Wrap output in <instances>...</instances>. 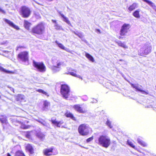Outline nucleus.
<instances>
[{
  "label": "nucleus",
  "mask_w": 156,
  "mask_h": 156,
  "mask_svg": "<svg viewBox=\"0 0 156 156\" xmlns=\"http://www.w3.org/2000/svg\"><path fill=\"white\" fill-rule=\"evenodd\" d=\"M36 120L42 124L44 126H48V124L42 119H37Z\"/></svg>",
  "instance_id": "c85d7f7f"
},
{
  "label": "nucleus",
  "mask_w": 156,
  "mask_h": 156,
  "mask_svg": "<svg viewBox=\"0 0 156 156\" xmlns=\"http://www.w3.org/2000/svg\"><path fill=\"white\" fill-rule=\"evenodd\" d=\"M30 135L29 133H28L26 135V137L28 138H30Z\"/></svg>",
  "instance_id": "49530a36"
},
{
  "label": "nucleus",
  "mask_w": 156,
  "mask_h": 156,
  "mask_svg": "<svg viewBox=\"0 0 156 156\" xmlns=\"http://www.w3.org/2000/svg\"><path fill=\"white\" fill-rule=\"evenodd\" d=\"M127 144L129 146H130L131 147L133 148H134L135 146L133 145V142L130 140H128L127 141Z\"/></svg>",
  "instance_id": "c9c22d12"
},
{
  "label": "nucleus",
  "mask_w": 156,
  "mask_h": 156,
  "mask_svg": "<svg viewBox=\"0 0 156 156\" xmlns=\"http://www.w3.org/2000/svg\"><path fill=\"white\" fill-rule=\"evenodd\" d=\"M65 115L67 117H70L73 120H75V118L73 116V115L70 112H67L65 113Z\"/></svg>",
  "instance_id": "bb28decb"
},
{
  "label": "nucleus",
  "mask_w": 156,
  "mask_h": 156,
  "mask_svg": "<svg viewBox=\"0 0 156 156\" xmlns=\"http://www.w3.org/2000/svg\"><path fill=\"white\" fill-rule=\"evenodd\" d=\"M70 89L69 87L66 84L62 85L61 87V93L63 97L67 98L69 95Z\"/></svg>",
  "instance_id": "423d86ee"
},
{
  "label": "nucleus",
  "mask_w": 156,
  "mask_h": 156,
  "mask_svg": "<svg viewBox=\"0 0 156 156\" xmlns=\"http://www.w3.org/2000/svg\"><path fill=\"white\" fill-rule=\"evenodd\" d=\"M0 12H1L3 13H5V11L3 10L0 7Z\"/></svg>",
  "instance_id": "c03bdc74"
},
{
  "label": "nucleus",
  "mask_w": 156,
  "mask_h": 156,
  "mask_svg": "<svg viewBox=\"0 0 156 156\" xmlns=\"http://www.w3.org/2000/svg\"><path fill=\"white\" fill-rule=\"evenodd\" d=\"M138 4L136 3H133L132 5H130L128 8L129 10L130 11H133L135 8L138 7Z\"/></svg>",
  "instance_id": "4be33fe9"
},
{
  "label": "nucleus",
  "mask_w": 156,
  "mask_h": 156,
  "mask_svg": "<svg viewBox=\"0 0 156 156\" xmlns=\"http://www.w3.org/2000/svg\"><path fill=\"white\" fill-rule=\"evenodd\" d=\"M151 44L148 43H147L139 50V54L142 56L147 55L151 52Z\"/></svg>",
  "instance_id": "7ed1b4c3"
},
{
  "label": "nucleus",
  "mask_w": 156,
  "mask_h": 156,
  "mask_svg": "<svg viewBox=\"0 0 156 156\" xmlns=\"http://www.w3.org/2000/svg\"><path fill=\"white\" fill-rule=\"evenodd\" d=\"M31 24L30 23L28 22V21L25 20L24 21V26L25 28L27 30H28L30 26H31Z\"/></svg>",
  "instance_id": "5701e85b"
},
{
  "label": "nucleus",
  "mask_w": 156,
  "mask_h": 156,
  "mask_svg": "<svg viewBox=\"0 0 156 156\" xmlns=\"http://www.w3.org/2000/svg\"><path fill=\"white\" fill-rule=\"evenodd\" d=\"M134 148L137 151H139V149H138L136 147H135V146H134V148Z\"/></svg>",
  "instance_id": "09e8293b"
},
{
  "label": "nucleus",
  "mask_w": 156,
  "mask_h": 156,
  "mask_svg": "<svg viewBox=\"0 0 156 156\" xmlns=\"http://www.w3.org/2000/svg\"><path fill=\"white\" fill-rule=\"evenodd\" d=\"M36 17L37 18H39L40 17V15L38 14L37 16Z\"/></svg>",
  "instance_id": "8fccbe9b"
},
{
  "label": "nucleus",
  "mask_w": 156,
  "mask_h": 156,
  "mask_svg": "<svg viewBox=\"0 0 156 156\" xmlns=\"http://www.w3.org/2000/svg\"><path fill=\"white\" fill-rule=\"evenodd\" d=\"M51 121L53 124L58 127H60L61 125L63 123V122L62 121L58 122L55 120H52Z\"/></svg>",
  "instance_id": "6ab92c4d"
},
{
  "label": "nucleus",
  "mask_w": 156,
  "mask_h": 156,
  "mask_svg": "<svg viewBox=\"0 0 156 156\" xmlns=\"http://www.w3.org/2000/svg\"><path fill=\"white\" fill-rule=\"evenodd\" d=\"M37 136L41 140H43L44 138V135L40 132L38 133H37Z\"/></svg>",
  "instance_id": "2f4dec72"
},
{
  "label": "nucleus",
  "mask_w": 156,
  "mask_h": 156,
  "mask_svg": "<svg viewBox=\"0 0 156 156\" xmlns=\"http://www.w3.org/2000/svg\"><path fill=\"white\" fill-rule=\"evenodd\" d=\"M50 105L49 103L46 101H44L42 110L43 111H47L48 108V107Z\"/></svg>",
  "instance_id": "a211bd4d"
},
{
  "label": "nucleus",
  "mask_w": 156,
  "mask_h": 156,
  "mask_svg": "<svg viewBox=\"0 0 156 156\" xmlns=\"http://www.w3.org/2000/svg\"><path fill=\"white\" fill-rule=\"evenodd\" d=\"M144 2L148 4L150 6H151L154 9L155 7V6L154 4L152 2L149 1V0H142Z\"/></svg>",
  "instance_id": "393cba45"
},
{
  "label": "nucleus",
  "mask_w": 156,
  "mask_h": 156,
  "mask_svg": "<svg viewBox=\"0 0 156 156\" xmlns=\"http://www.w3.org/2000/svg\"><path fill=\"white\" fill-rule=\"evenodd\" d=\"M85 55L86 57L90 61L93 62L94 60L93 57L89 54L86 53Z\"/></svg>",
  "instance_id": "b1692460"
},
{
  "label": "nucleus",
  "mask_w": 156,
  "mask_h": 156,
  "mask_svg": "<svg viewBox=\"0 0 156 156\" xmlns=\"http://www.w3.org/2000/svg\"><path fill=\"white\" fill-rule=\"evenodd\" d=\"M4 20L6 23H8L10 26L17 30L19 29L17 26L15 25L12 22L9 20L6 19H4Z\"/></svg>",
  "instance_id": "dca6fc26"
},
{
  "label": "nucleus",
  "mask_w": 156,
  "mask_h": 156,
  "mask_svg": "<svg viewBox=\"0 0 156 156\" xmlns=\"http://www.w3.org/2000/svg\"><path fill=\"white\" fill-rule=\"evenodd\" d=\"M130 26L129 24H124L122 27L120 31V34L121 36H124L128 31Z\"/></svg>",
  "instance_id": "9d476101"
},
{
  "label": "nucleus",
  "mask_w": 156,
  "mask_h": 156,
  "mask_svg": "<svg viewBox=\"0 0 156 156\" xmlns=\"http://www.w3.org/2000/svg\"><path fill=\"white\" fill-rule=\"evenodd\" d=\"M64 50L66 51H67L68 52H70V50L68 48H65L64 49Z\"/></svg>",
  "instance_id": "a18cd8bd"
},
{
  "label": "nucleus",
  "mask_w": 156,
  "mask_h": 156,
  "mask_svg": "<svg viewBox=\"0 0 156 156\" xmlns=\"http://www.w3.org/2000/svg\"><path fill=\"white\" fill-rule=\"evenodd\" d=\"M16 101L19 102L20 103L22 101H25V96L22 94H18L15 96Z\"/></svg>",
  "instance_id": "ddd939ff"
},
{
  "label": "nucleus",
  "mask_w": 156,
  "mask_h": 156,
  "mask_svg": "<svg viewBox=\"0 0 156 156\" xmlns=\"http://www.w3.org/2000/svg\"><path fill=\"white\" fill-rule=\"evenodd\" d=\"M56 43L58 45V46L61 48L62 49L64 50L65 48V47L61 43H59L58 41H55Z\"/></svg>",
  "instance_id": "72a5a7b5"
},
{
  "label": "nucleus",
  "mask_w": 156,
  "mask_h": 156,
  "mask_svg": "<svg viewBox=\"0 0 156 156\" xmlns=\"http://www.w3.org/2000/svg\"><path fill=\"white\" fill-rule=\"evenodd\" d=\"M36 91L40 93H41L42 94H44L48 96V93L44 91V90L41 89H38L36 90Z\"/></svg>",
  "instance_id": "f704fd0d"
},
{
  "label": "nucleus",
  "mask_w": 156,
  "mask_h": 156,
  "mask_svg": "<svg viewBox=\"0 0 156 156\" xmlns=\"http://www.w3.org/2000/svg\"><path fill=\"white\" fill-rule=\"evenodd\" d=\"M43 152L44 154L46 156H50L54 154L53 153L52 148L45 149L44 150Z\"/></svg>",
  "instance_id": "4468645a"
},
{
  "label": "nucleus",
  "mask_w": 156,
  "mask_h": 156,
  "mask_svg": "<svg viewBox=\"0 0 156 156\" xmlns=\"http://www.w3.org/2000/svg\"><path fill=\"white\" fill-rule=\"evenodd\" d=\"M134 154H136V153H133Z\"/></svg>",
  "instance_id": "13d9d810"
},
{
  "label": "nucleus",
  "mask_w": 156,
  "mask_h": 156,
  "mask_svg": "<svg viewBox=\"0 0 156 156\" xmlns=\"http://www.w3.org/2000/svg\"><path fill=\"white\" fill-rule=\"evenodd\" d=\"M18 59L22 62H26L28 59V52L23 51L20 53L18 55Z\"/></svg>",
  "instance_id": "6e6552de"
},
{
  "label": "nucleus",
  "mask_w": 156,
  "mask_h": 156,
  "mask_svg": "<svg viewBox=\"0 0 156 156\" xmlns=\"http://www.w3.org/2000/svg\"><path fill=\"white\" fill-rule=\"evenodd\" d=\"M7 156H11V155H10V154H9V153H8L7 154Z\"/></svg>",
  "instance_id": "5fc2aeb1"
},
{
  "label": "nucleus",
  "mask_w": 156,
  "mask_h": 156,
  "mask_svg": "<svg viewBox=\"0 0 156 156\" xmlns=\"http://www.w3.org/2000/svg\"><path fill=\"white\" fill-rule=\"evenodd\" d=\"M51 62L53 65L51 69L53 72L55 73L58 72L60 70V67L63 64V62L55 57L52 58Z\"/></svg>",
  "instance_id": "f03ea898"
},
{
  "label": "nucleus",
  "mask_w": 156,
  "mask_h": 156,
  "mask_svg": "<svg viewBox=\"0 0 156 156\" xmlns=\"http://www.w3.org/2000/svg\"><path fill=\"white\" fill-rule=\"evenodd\" d=\"M73 33L76 35H77V34H78V33H76L75 32H73Z\"/></svg>",
  "instance_id": "864d4df0"
},
{
  "label": "nucleus",
  "mask_w": 156,
  "mask_h": 156,
  "mask_svg": "<svg viewBox=\"0 0 156 156\" xmlns=\"http://www.w3.org/2000/svg\"><path fill=\"white\" fill-rule=\"evenodd\" d=\"M73 108L74 109L79 112V113H84L87 112V110L85 109H83L79 105H75L73 106Z\"/></svg>",
  "instance_id": "f8f14e48"
},
{
  "label": "nucleus",
  "mask_w": 156,
  "mask_h": 156,
  "mask_svg": "<svg viewBox=\"0 0 156 156\" xmlns=\"http://www.w3.org/2000/svg\"><path fill=\"white\" fill-rule=\"evenodd\" d=\"M33 66L39 71L44 72L46 71L45 66L42 62H37L34 61L33 62Z\"/></svg>",
  "instance_id": "0eeeda50"
},
{
  "label": "nucleus",
  "mask_w": 156,
  "mask_h": 156,
  "mask_svg": "<svg viewBox=\"0 0 156 156\" xmlns=\"http://www.w3.org/2000/svg\"><path fill=\"white\" fill-rule=\"evenodd\" d=\"M112 90H114L113 88H112Z\"/></svg>",
  "instance_id": "6e6d98bb"
},
{
  "label": "nucleus",
  "mask_w": 156,
  "mask_h": 156,
  "mask_svg": "<svg viewBox=\"0 0 156 156\" xmlns=\"http://www.w3.org/2000/svg\"><path fill=\"white\" fill-rule=\"evenodd\" d=\"M58 13L61 16L63 21L66 23L68 24L71 25V23L70 21L69 20L68 18L62 14L61 12H59Z\"/></svg>",
  "instance_id": "2eb2a0df"
},
{
  "label": "nucleus",
  "mask_w": 156,
  "mask_h": 156,
  "mask_svg": "<svg viewBox=\"0 0 156 156\" xmlns=\"http://www.w3.org/2000/svg\"><path fill=\"white\" fill-rule=\"evenodd\" d=\"M44 27L43 24L40 23L33 28L32 32L34 34L41 35L44 33Z\"/></svg>",
  "instance_id": "39448f33"
},
{
  "label": "nucleus",
  "mask_w": 156,
  "mask_h": 156,
  "mask_svg": "<svg viewBox=\"0 0 156 156\" xmlns=\"http://www.w3.org/2000/svg\"><path fill=\"white\" fill-rule=\"evenodd\" d=\"M106 124L110 128H111L112 127V126L111 125V122L109 120H107L106 122Z\"/></svg>",
  "instance_id": "4c0bfd02"
},
{
  "label": "nucleus",
  "mask_w": 156,
  "mask_h": 156,
  "mask_svg": "<svg viewBox=\"0 0 156 156\" xmlns=\"http://www.w3.org/2000/svg\"><path fill=\"white\" fill-rule=\"evenodd\" d=\"M93 139V138L92 137H90V138L87 139V142H90V141H91Z\"/></svg>",
  "instance_id": "79ce46f5"
},
{
  "label": "nucleus",
  "mask_w": 156,
  "mask_h": 156,
  "mask_svg": "<svg viewBox=\"0 0 156 156\" xmlns=\"http://www.w3.org/2000/svg\"><path fill=\"white\" fill-rule=\"evenodd\" d=\"M21 12L23 17L27 18L30 15L31 12L28 8L26 6H23L22 7Z\"/></svg>",
  "instance_id": "1a4fd4ad"
},
{
  "label": "nucleus",
  "mask_w": 156,
  "mask_h": 156,
  "mask_svg": "<svg viewBox=\"0 0 156 156\" xmlns=\"http://www.w3.org/2000/svg\"><path fill=\"white\" fill-rule=\"evenodd\" d=\"M78 131L80 134L82 136H86L91 131V128L89 127L88 125L83 124L80 125L78 128Z\"/></svg>",
  "instance_id": "20e7f679"
},
{
  "label": "nucleus",
  "mask_w": 156,
  "mask_h": 156,
  "mask_svg": "<svg viewBox=\"0 0 156 156\" xmlns=\"http://www.w3.org/2000/svg\"><path fill=\"white\" fill-rule=\"evenodd\" d=\"M132 87L135 89L136 91L140 92L142 94H148V93L142 90V87L138 84L131 83Z\"/></svg>",
  "instance_id": "9b49d317"
},
{
  "label": "nucleus",
  "mask_w": 156,
  "mask_h": 156,
  "mask_svg": "<svg viewBox=\"0 0 156 156\" xmlns=\"http://www.w3.org/2000/svg\"><path fill=\"white\" fill-rule=\"evenodd\" d=\"M77 35L80 38H82L83 37V35L81 33H78V34H77Z\"/></svg>",
  "instance_id": "ea45409f"
},
{
  "label": "nucleus",
  "mask_w": 156,
  "mask_h": 156,
  "mask_svg": "<svg viewBox=\"0 0 156 156\" xmlns=\"http://www.w3.org/2000/svg\"><path fill=\"white\" fill-rule=\"evenodd\" d=\"M24 48V47L19 45V46L17 47L16 50H18L19 48Z\"/></svg>",
  "instance_id": "37998d69"
},
{
  "label": "nucleus",
  "mask_w": 156,
  "mask_h": 156,
  "mask_svg": "<svg viewBox=\"0 0 156 156\" xmlns=\"http://www.w3.org/2000/svg\"><path fill=\"white\" fill-rule=\"evenodd\" d=\"M116 43L119 46L122 47L126 49L128 48V46H126L124 43H122L120 41H116Z\"/></svg>",
  "instance_id": "aec40b11"
},
{
  "label": "nucleus",
  "mask_w": 156,
  "mask_h": 156,
  "mask_svg": "<svg viewBox=\"0 0 156 156\" xmlns=\"http://www.w3.org/2000/svg\"><path fill=\"white\" fill-rule=\"evenodd\" d=\"M0 70L7 73H10L11 72L10 71L6 70L1 66H0Z\"/></svg>",
  "instance_id": "e433bc0d"
},
{
  "label": "nucleus",
  "mask_w": 156,
  "mask_h": 156,
  "mask_svg": "<svg viewBox=\"0 0 156 156\" xmlns=\"http://www.w3.org/2000/svg\"><path fill=\"white\" fill-rule=\"evenodd\" d=\"M26 149L30 154H33L34 153V151L33 147L30 144H27L26 147Z\"/></svg>",
  "instance_id": "412c9836"
},
{
  "label": "nucleus",
  "mask_w": 156,
  "mask_h": 156,
  "mask_svg": "<svg viewBox=\"0 0 156 156\" xmlns=\"http://www.w3.org/2000/svg\"><path fill=\"white\" fill-rule=\"evenodd\" d=\"M0 121L3 123H6L7 120L5 115H1L0 116Z\"/></svg>",
  "instance_id": "a878e982"
},
{
  "label": "nucleus",
  "mask_w": 156,
  "mask_h": 156,
  "mask_svg": "<svg viewBox=\"0 0 156 156\" xmlns=\"http://www.w3.org/2000/svg\"><path fill=\"white\" fill-rule=\"evenodd\" d=\"M137 140L138 143L143 147H146L147 146V144L141 139H138Z\"/></svg>",
  "instance_id": "cd10ccee"
},
{
  "label": "nucleus",
  "mask_w": 156,
  "mask_h": 156,
  "mask_svg": "<svg viewBox=\"0 0 156 156\" xmlns=\"http://www.w3.org/2000/svg\"><path fill=\"white\" fill-rule=\"evenodd\" d=\"M51 21L53 23H55L54 27L55 29L57 30H63L62 27L58 23L56 20H52Z\"/></svg>",
  "instance_id": "f3484780"
},
{
  "label": "nucleus",
  "mask_w": 156,
  "mask_h": 156,
  "mask_svg": "<svg viewBox=\"0 0 156 156\" xmlns=\"http://www.w3.org/2000/svg\"><path fill=\"white\" fill-rule=\"evenodd\" d=\"M15 156H25V155L22 151H18L16 152Z\"/></svg>",
  "instance_id": "473e14b6"
},
{
  "label": "nucleus",
  "mask_w": 156,
  "mask_h": 156,
  "mask_svg": "<svg viewBox=\"0 0 156 156\" xmlns=\"http://www.w3.org/2000/svg\"><path fill=\"white\" fill-rule=\"evenodd\" d=\"M134 148L137 151H139V149H138L136 147H135V146H134V148Z\"/></svg>",
  "instance_id": "de8ad7c7"
},
{
  "label": "nucleus",
  "mask_w": 156,
  "mask_h": 156,
  "mask_svg": "<svg viewBox=\"0 0 156 156\" xmlns=\"http://www.w3.org/2000/svg\"><path fill=\"white\" fill-rule=\"evenodd\" d=\"M97 30V31H98V32H99L100 33V30H99V29H97V30Z\"/></svg>",
  "instance_id": "3c124183"
},
{
  "label": "nucleus",
  "mask_w": 156,
  "mask_h": 156,
  "mask_svg": "<svg viewBox=\"0 0 156 156\" xmlns=\"http://www.w3.org/2000/svg\"><path fill=\"white\" fill-rule=\"evenodd\" d=\"M67 74H69L75 77H76L82 80V77L79 75H77L76 73L74 72H70L69 73Z\"/></svg>",
  "instance_id": "7c9ffc66"
},
{
  "label": "nucleus",
  "mask_w": 156,
  "mask_h": 156,
  "mask_svg": "<svg viewBox=\"0 0 156 156\" xmlns=\"http://www.w3.org/2000/svg\"><path fill=\"white\" fill-rule=\"evenodd\" d=\"M98 144L105 148L108 147L111 144L110 140L108 136L102 135L100 136L98 139Z\"/></svg>",
  "instance_id": "f257e3e1"
},
{
  "label": "nucleus",
  "mask_w": 156,
  "mask_h": 156,
  "mask_svg": "<svg viewBox=\"0 0 156 156\" xmlns=\"http://www.w3.org/2000/svg\"><path fill=\"white\" fill-rule=\"evenodd\" d=\"M140 11L138 10H136L134 12L133 15L136 18H140V16L139 14Z\"/></svg>",
  "instance_id": "c756f323"
},
{
  "label": "nucleus",
  "mask_w": 156,
  "mask_h": 156,
  "mask_svg": "<svg viewBox=\"0 0 156 156\" xmlns=\"http://www.w3.org/2000/svg\"><path fill=\"white\" fill-rule=\"evenodd\" d=\"M106 84L107 85L109 86H112L114 88H115L116 87V86H113L112 83H110V82H107L106 83Z\"/></svg>",
  "instance_id": "58836bf2"
},
{
  "label": "nucleus",
  "mask_w": 156,
  "mask_h": 156,
  "mask_svg": "<svg viewBox=\"0 0 156 156\" xmlns=\"http://www.w3.org/2000/svg\"><path fill=\"white\" fill-rule=\"evenodd\" d=\"M21 127L23 129H27L29 128V126L25 125H22Z\"/></svg>",
  "instance_id": "a19ab883"
},
{
  "label": "nucleus",
  "mask_w": 156,
  "mask_h": 156,
  "mask_svg": "<svg viewBox=\"0 0 156 156\" xmlns=\"http://www.w3.org/2000/svg\"><path fill=\"white\" fill-rule=\"evenodd\" d=\"M11 90H12V91H13V92H14V89H13V88H11Z\"/></svg>",
  "instance_id": "603ef678"
},
{
  "label": "nucleus",
  "mask_w": 156,
  "mask_h": 156,
  "mask_svg": "<svg viewBox=\"0 0 156 156\" xmlns=\"http://www.w3.org/2000/svg\"><path fill=\"white\" fill-rule=\"evenodd\" d=\"M139 151V152H141L139 150V151Z\"/></svg>",
  "instance_id": "4d7b16f0"
}]
</instances>
